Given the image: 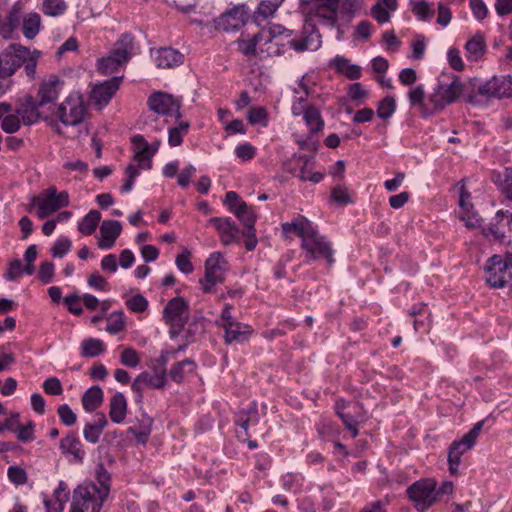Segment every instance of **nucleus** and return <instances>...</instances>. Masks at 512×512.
Here are the masks:
<instances>
[{"label":"nucleus","mask_w":512,"mask_h":512,"mask_svg":"<svg viewBox=\"0 0 512 512\" xmlns=\"http://www.w3.org/2000/svg\"><path fill=\"white\" fill-rule=\"evenodd\" d=\"M154 60L159 68H173L183 63L184 56L178 50L164 47L155 52Z\"/></svg>","instance_id":"23"},{"label":"nucleus","mask_w":512,"mask_h":512,"mask_svg":"<svg viewBox=\"0 0 512 512\" xmlns=\"http://www.w3.org/2000/svg\"><path fill=\"white\" fill-rule=\"evenodd\" d=\"M57 414L61 422L66 426H72L77 421V415L73 412L68 404H61L57 408Z\"/></svg>","instance_id":"56"},{"label":"nucleus","mask_w":512,"mask_h":512,"mask_svg":"<svg viewBox=\"0 0 512 512\" xmlns=\"http://www.w3.org/2000/svg\"><path fill=\"white\" fill-rule=\"evenodd\" d=\"M166 379V369H160L154 375H151L148 372H142L132 383V390L139 395V398H141L142 390L145 387H151L154 389L163 388L165 386Z\"/></svg>","instance_id":"20"},{"label":"nucleus","mask_w":512,"mask_h":512,"mask_svg":"<svg viewBox=\"0 0 512 512\" xmlns=\"http://www.w3.org/2000/svg\"><path fill=\"white\" fill-rule=\"evenodd\" d=\"M208 224L214 226L224 245H230L240 241L241 231L231 218L214 217L208 220Z\"/></svg>","instance_id":"15"},{"label":"nucleus","mask_w":512,"mask_h":512,"mask_svg":"<svg viewBox=\"0 0 512 512\" xmlns=\"http://www.w3.org/2000/svg\"><path fill=\"white\" fill-rule=\"evenodd\" d=\"M59 448L62 453L71 454L77 461H82L85 451L82 449L80 439L74 433H69L66 437L62 438L59 443Z\"/></svg>","instance_id":"28"},{"label":"nucleus","mask_w":512,"mask_h":512,"mask_svg":"<svg viewBox=\"0 0 512 512\" xmlns=\"http://www.w3.org/2000/svg\"><path fill=\"white\" fill-rule=\"evenodd\" d=\"M304 121L312 133L320 132L324 127L321 113L314 105H309L302 113Z\"/></svg>","instance_id":"33"},{"label":"nucleus","mask_w":512,"mask_h":512,"mask_svg":"<svg viewBox=\"0 0 512 512\" xmlns=\"http://www.w3.org/2000/svg\"><path fill=\"white\" fill-rule=\"evenodd\" d=\"M67 9L64 0H43L42 11L45 15L56 17L63 15Z\"/></svg>","instance_id":"46"},{"label":"nucleus","mask_w":512,"mask_h":512,"mask_svg":"<svg viewBox=\"0 0 512 512\" xmlns=\"http://www.w3.org/2000/svg\"><path fill=\"white\" fill-rule=\"evenodd\" d=\"M134 48V38L131 34H123L115 44V48L109 55L116 59L120 64L126 63Z\"/></svg>","instance_id":"24"},{"label":"nucleus","mask_w":512,"mask_h":512,"mask_svg":"<svg viewBox=\"0 0 512 512\" xmlns=\"http://www.w3.org/2000/svg\"><path fill=\"white\" fill-rule=\"evenodd\" d=\"M43 389L45 393L55 396L61 395L63 392L62 384L57 377L47 378L43 383Z\"/></svg>","instance_id":"62"},{"label":"nucleus","mask_w":512,"mask_h":512,"mask_svg":"<svg viewBox=\"0 0 512 512\" xmlns=\"http://www.w3.org/2000/svg\"><path fill=\"white\" fill-rule=\"evenodd\" d=\"M282 34H286V38H289L292 31L280 25H274L273 27L263 28L258 32L260 58L279 56L284 53L287 43L282 41Z\"/></svg>","instance_id":"2"},{"label":"nucleus","mask_w":512,"mask_h":512,"mask_svg":"<svg viewBox=\"0 0 512 512\" xmlns=\"http://www.w3.org/2000/svg\"><path fill=\"white\" fill-rule=\"evenodd\" d=\"M412 11L420 20H429L434 15L432 6L425 1L414 3Z\"/></svg>","instance_id":"54"},{"label":"nucleus","mask_w":512,"mask_h":512,"mask_svg":"<svg viewBox=\"0 0 512 512\" xmlns=\"http://www.w3.org/2000/svg\"><path fill=\"white\" fill-rule=\"evenodd\" d=\"M121 79V77H113L103 83L95 85L91 93L94 104L100 109L106 106L119 89Z\"/></svg>","instance_id":"18"},{"label":"nucleus","mask_w":512,"mask_h":512,"mask_svg":"<svg viewBox=\"0 0 512 512\" xmlns=\"http://www.w3.org/2000/svg\"><path fill=\"white\" fill-rule=\"evenodd\" d=\"M281 228L284 234L293 232L301 239L305 262L325 261L328 267L335 263L332 243L305 216L298 215L290 222L282 223Z\"/></svg>","instance_id":"1"},{"label":"nucleus","mask_w":512,"mask_h":512,"mask_svg":"<svg viewBox=\"0 0 512 512\" xmlns=\"http://www.w3.org/2000/svg\"><path fill=\"white\" fill-rule=\"evenodd\" d=\"M248 20V11L245 5H238L226 11L215 20L217 29L225 32L237 31L245 25Z\"/></svg>","instance_id":"13"},{"label":"nucleus","mask_w":512,"mask_h":512,"mask_svg":"<svg viewBox=\"0 0 512 512\" xmlns=\"http://www.w3.org/2000/svg\"><path fill=\"white\" fill-rule=\"evenodd\" d=\"M340 0H300L301 8L303 11L308 13L312 12V8L310 6L316 8H326L333 13L331 17L332 21L335 22V14L337 12L338 7L340 8Z\"/></svg>","instance_id":"35"},{"label":"nucleus","mask_w":512,"mask_h":512,"mask_svg":"<svg viewBox=\"0 0 512 512\" xmlns=\"http://www.w3.org/2000/svg\"><path fill=\"white\" fill-rule=\"evenodd\" d=\"M126 306L134 313H143L148 308V301L142 294H135L126 300Z\"/></svg>","instance_id":"52"},{"label":"nucleus","mask_w":512,"mask_h":512,"mask_svg":"<svg viewBox=\"0 0 512 512\" xmlns=\"http://www.w3.org/2000/svg\"><path fill=\"white\" fill-rule=\"evenodd\" d=\"M331 197L336 203L340 205H347L352 203V199L348 190L343 186L334 187L331 193Z\"/></svg>","instance_id":"61"},{"label":"nucleus","mask_w":512,"mask_h":512,"mask_svg":"<svg viewBox=\"0 0 512 512\" xmlns=\"http://www.w3.org/2000/svg\"><path fill=\"white\" fill-rule=\"evenodd\" d=\"M43 107L38 105L35 97L26 96L17 106L15 112L19 115L24 125H32L39 121L41 114L39 108Z\"/></svg>","instance_id":"21"},{"label":"nucleus","mask_w":512,"mask_h":512,"mask_svg":"<svg viewBox=\"0 0 512 512\" xmlns=\"http://www.w3.org/2000/svg\"><path fill=\"white\" fill-rule=\"evenodd\" d=\"M105 351L104 343L97 338H89L81 343V355L83 357H96Z\"/></svg>","instance_id":"41"},{"label":"nucleus","mask_w":512,"mask_h":512,"mask_svg":"<svg viewBox=\"0 0 512 512\" xmlns=\"http://www.w3.org/2000/svg\"><path fill=\"white\" fill-rule=\"evenodd\" d=\"M21 22L20 8L13 7L3 23L0 22V34L4 38L11 37V34L17 29Z\"/></svg>","instance_id":"34"},{"label":"nucleus","mask_w":512,"mask_h":512,"mask_svg":"<svg viewBox=\"0 0 512 512\" xmlns=\"http://www.w3.org/2000/svg\"><path fill=\"white\" fill-rule=\"evenodd\" d=\"M64 86L65 81L56 74L43 76L38 83L35 96L38 105L44 107L48 104H54L58 100Z\"/></svg>","instance_id":"10"},{"label":"nucleus","mask_w":512,"mask_h":512,"mask_svg":"<svg viewBox=\"0 0 512 512\" xmlns=\"http://www.w3.org/2000/svg\"><path fill=\"white\" fill-rule=\"evenodd\" d=\"M152 157L150 149H145L143 146L140 150H135L132 163H137L135 166L139 168V171L141 169L149 170L152 168Z\"/></svg>","instance_id":"49"},{"label":"nucleus","mask_w":512,"mask_h":512,"mask_svg":"<svg viewBox=\"0 0 512 512\" xmlns=\"http://www.w3.org/2000/svg\"><path fill=\"white\" fill-rule=\"evenodd\" d=\"M101 214L97 210H91L78 224V231L84 235H92L99 222Z\"/></svg>","instance_id":"38"},{"label":"nucleus","mask_w":512,"mask_h":512,"mask_svg":"<svg viewBox=\"0 0 512 512\" xmlns=\"http://www.w3.org/2000/svg\"><path fill=\"white\" fill-rule=\"evenodd\" d=\"M244 225L245 229H255L256 214L246 203H241L233 213Z\"/></svg>","instance_id":"40"},{"label":"nucleus","mask_w":512,"mask_h":512,"mask_svg":"<svg viewBox=\"0 0 512 512\" xmlns=\"http://www.w3.org/2000/svg\"><path fill=\"white\" fill-rule=\"evenodd\" d=\"M107 425V418L104 413L99 412L94 416L92 423H86L83 430L84 439L92 444L98 443L104 428Z\"/></svg>","instance_id":"25"},{"label":"nucleus","mask_w":512,"mask_h":512,"mask_svg":"<svg viewBox=\"0 0 512 512\" xmlns=\"http://www.w3.org/2000/svg\"><path fill=\"white\" fill-rule=\"evenodd\" d=\"M86 115L83 97L78 93H71L57 108V117L66 126L80 124Z\"/></svg>","instance_id":"7"},{"label":"nucleus","mask_w":512,"mask_h":512,"mask_svg":"<svg viewBox=\"0 0 512 512\" xmlns=\"http://www.w3.org/2000/svg\"><path fill=\"white\" fill-rule=\"evenodd\" d=\"M121 231L122 226L119 221L104 220L100 225L101 238L98 241L99 248L105 250L112 248Z\"/></svg>","instance_id":"22"},{"label":"nucleus","mask_w":512,"mask_h":512,"mask_svg":"<svg viewBox=\"0 0 512 512\" xmlns=\"http://www.w3.org/2000/svg\"><path fill=\"white\" fill-rule=\"evenodd\" d=\"M9 49L11 52L7 53V55L14 60H19L22 65L31 57V52L26 47L13 44L10 45Z\"/></svg>","instance_id":"59"},{"label":"nucleus","mask_w":512,"mask_h":512,"mask_svg":"<svg viewBox=\"0 0 512 512\" xmlns=\"http://www.w3.org/2000/svg\"><path fill=\"white\" fill-rule=\"evenodd\" d=\"M483 424V421L477 422L473 426V428L468 433H466L459 441H454L450 445L448 453V462L449 471L452 475H455L457 473L458 467L461 462V456L474 446L482 430Z\"/></svg>","instance_id":"9"},{"label":"nucleus","mask_w":512,"mask_h":512,"mask_svg":"<svg viewBox=\"0 0 512 512\" xmlns=\"http://www.w3.org/2000/svg\"><path fill=\"white\" fill-rule=\"evenodd\" d=\"M147 105L153 112L159 115H175L181 117V100L165 92H155L148 97Z\"/></svg>","instance_id":"12"},{"label":"nucleus","mask_w":512,"mask_h":512,"mask_svg":"<svg viewBox=\"0 0 512 512\" xmlns=\"http://www.w3.org/2000/svg\"><path fill=\"white\" fill-rule=\"evenodd\" d=\"M72 246V242L67 237H61L57 239V241L54 243L53 247L51 248V254L55 258H62L64 255H66Z\"/></svg>","instance_id":"53"},{"label":"nucleus","mask_w":512,"mask_h":512,"mask_svg":"<svg viewBox=\"0 0 512 512\" xmlns=\"http://www.w3.org/2000/svg\"><path fill=\"white\" fill-rule=\"evenodd\" d=\"M332 64L337 72L344 74L350 80H357L362 75L360 66L351 64L350 61L343 56L337 55L333 59Z\"/></svg>","instance_id":"30"},{"label":"nucleus","mask_w":512,"mask_h":512,"mask_svg":"<svg viewBox=\"0 0 512 512\" xmlns=\"http://www.w3.org/2000/svg\"><path fill=\"white\" fill-rule=\"evenodd\" d=\"M127 414V401L121 392L115 393L109 405V417L114 423H122Z\"/></svg>","instance_id":"27"},{"label":"nucleus","mask_w":512,"mask_h":512,"mask_svg":"<svg viewBox=\"0 0 512 512\" xmlns=\"http://www.w3.org/2000/svg\"><path fill=\"white\" fill-rule=\"evenodd\" d=\"M189 319V305L182 297L168 301L163 310V320L170 326L171 337L177 336Z\"/></svg>","instance_id":"5"},{"label":"nucleus","mask_w":512,"mask_h":512,"mask_svg":"<svg viewBox=\"0 0 512 512\" xmlns=\"http://www.w3.org/2000/svg\"><path fill=\"white\" fill-rule=\"evenodd\" d=\"M24 274V268L22 262L19 259H15L10 262L8 270L5 274V278L8 281L15 280Z\"/></svg>","instance_id":"64"},{"label":"nucleus","mask_w":512,"mask_h":512,"mask_svg":"<svg viewBox=\"0 0 512 512\" xmlns=\"http://www.w3.org/2000/svg\"><path fill=\"white\" fill-rule=\"evenodd\" d=\"M495 220L496 223L490 228V231L496 238L502 240L505 237V231L502 229L504 226H507L509 231L512 232V212L498 211Z\"/></svg>","instance_id":"36"},{"label":"nucleus","mask_w":512,"mask_h":512,"mask_svg":"<svg viewBox=\"0 0 512 512\" xmlns=\"http://www.w3.org/2000/svg\"><path fill=\"white\" fill-rule=\"evenodd\" d=\"M463 92V83L457 76L449 83L439 82L433 93L429 95L433 115L442 111L447 105L455 102Z\"/></svg>","instance_id":"4"},{"label":"nucleus","mask_w":512,"mask_h":512,"mask_svg":"<svg viewBox=\"0 0 512 512\" xmlns=\"http://www.w3.org/2000/svg\"><path fill=\"white\" fill-rule=\"evenodd\" d=\"M287 44L296 52L316 51L321 47V35L315 27L310 26L303 30L299 38L287 40Z\"/></svg>","instance_id":"16"},{"label":"nucleus","mask_w":512,"mask_h":512,"mask_svg":"<svg viewBox=\"0 0 512 512\" xmlns=\"http://www.w3.org/2000/svg\"><path fill=\"white\" fill-rule=\"evenodd\" d=\"M395 110V99L392 96H387L378 103L377 116L383 120H387L394 114Z\"/></svg>","instance_id":"50"},{"label":"nucleus","mask_w":512,"mask_h":512,"mask_svg":"<svg viewBox=\"0 0 512 512\" xmlns=\"http://www.w3.org/2000/svg\"><path fill=\"white\" fill-rule=\"evenodd\" d=\"M216 325L224 330V341L226 344H239L248 340L252 333V328L244 323L227 322L220 323L216 322Z\"/></svg>","instance_id":"19"},{"label":"nucleus","mask_w":512,"mask_h":512,"mask_svg":"<svg viewBox=\"0 0 512 512\" xmlns=\"http://www.w3.org/2000/svg\"><path fill=\"white\" fill-rule=\"evenodd\" d=\"M466 57L469 61H479L486 53V42L482 34H475L465 44Z\"/></svg>","instance_id":"29"},{"label":"nucleus","mask_w":512,"mask_h":512,"mask_svg":"<svg viewBox=\"0 0 512 512\" xmlns=\"http://www.w3.org/2000/svg\"><path fill=\"white\" fill-rule=\"evenodd\" d=\"M152 423V418L144 416L138 426L128 428V433L134 435L138 443L145 444L151 433Z\"/></svg>","instance_id":"37"},{"label":"nucleus","mask_w":512,"mask_h":512,"mask_svg":"<svg viewBox=\"0 0 512 512\" xmlns=\"http://www.w3.org/2000/svg\"><path fill=\"white\" fill-rule=\"evenodd\" d=\"M104 496L100 495L95 485L79 486L74 491L70 512H100Z\"/></svg>","instance_id":"6"},{"label":"nucleus","mask_w":512,"mask_h":512,"mask_svg":"<svg viewBox=\"0 0 512 512\" xmlns=\"http://www.w3.org/2000/svg\"><path fill=\"white\" fill-rule=\"evenodd\" d=\"M237 44L239 51L245 56L259 55L258 33L250 39H238Z\"/></svg>","instance_id":"47"},{"label":"nucleus","mask_w":512,"mask_h":512,"mask_svg":"<svg viewBox=\"0 0 512 512\" xmlns=\"http://www.w3.org/2000/svg\"><path fill=\"white\" fill-rule=\"evenodd\" d=\"M447 60L450 67L455 71H462L464 63L462 61L460 51L457 48H450L447 52Z\"/></svg>","instance_id":"63"},{"label":"nucleus","mask_w":512,"mask_h":512,"mask_svg":"<svg viewBox=\"0 0 512 512\" xmlns=\"http://www.w3.org/2000/svg\"><path fill=\"white\" fill-rule=\"evenodd\" d=\"M494 182L498 185L502 194L512 200V168H506L503 173L494 176Z\"/></svg>","instance_id":"43"},{"label":"nucleus","mask_w":512,"mask_h":512,"mask_svg":"<svg viewBox=\"0 0 512 512\" xmlns=\"http://www.w3.org/2000/svg\"><path fill=\"white\" fill-rule=\"evenodd\" d=\"M196 364L192 359H184L175 363L169 370L168 376L176 383H181L187 374L195 371Z\"/></svg>","instance_id":"32"},{"label":"nucleus","mask_w":512,"mask_h":512,"mask_svg":"<svg viewBox=\"0 0 512 512\" xmlns=\"http://www.w3.org/2000/svg\"><path fill=\"white\" fill-rule=\"evenodd\" d=\"M21 121V118L16 112L6 114L1 122L2 130L7 134H13L20 129Z\"/></svg>","instance_id":"51"},{"label":"nucleus","mask_w":512,"mask_h":512,"mask_svg":"<svg viewBox=\"0 0 512 512\" xmlns=\"http://www.w3.org/2000/svg\"><path fill=\"white\" fill-rule=\"evenodd\" d=\"M106 331L109 334H117L125 328V315L123 311H114L106 319Z\"/></svg>","instance_id":"44"},{"label":"nucleus","mask_w":512,"mask_h":512,"mask_svg":"<svg viewBox=\"0 0 512 512\" xmlns=\"http://www.w3.org/2000/svg\"><path fill=\"white\" fill-rule=\"evenodd\" d=\"M120 362L127 367H136L140 363V358L135 349L125 348L121 354Z\"/></svg>","instance_id":"60"},{"label":"nucleus","mask_w":512,"mask_h":512,"mask_svg":"<svg viewBox=\"0 0 512 512\" xmlns=\"http://www.w3.org/2000/svg\"><path fill=\"white\" fill-rule=\"evenodd\" d=\"M41 18L38 13H29L23 18V35L28 39H33L39 32Z\"/></svg>","instance_id":"42"},{"label":"nucleus","mask_w":512,"mask_h":512,"mask_svg":"<svg viewBox=\"0 0 512 512\" xmlns=\"http://www.w3.org/2000/svg\"><path fill=\"white\" fill-rule=\"evenodd\" d=\"M82 405L85 411L93 412L102 405L103 391L99 386H92L82 396Z\"/></svg>","instance_id":"31"},{"label":"nucleus","mask_w":512,"mask_h":512,"mask_svg":"<svg viewBox=\"0 0 512 512\" xmlns=\"http://www.w3.org/2000/svg\"><path fill=\"white\" fill-rule=\"evenodd\" d=\"M313 165L314 163L312 159L303 157V165L301 166L297 177H299L303 182L311 181L315 184L319 183L323 179L324 174L321 172H313Z\"/></svg>","instance_id":"39"},{"label":"nucleus","mask_w":512,"mask_h":512,"mask_svg":"<svg viewBox=\"0 0 512 512\" xmlns=\"http://www.w3.org/2000/svg\"><path fill=\"white\" fill-rule=\"evenodd\" d=\"M8 479L15 485H23L27 482L26 471L17 465L10 466L7 471Z\"/></svg>","instance_id":"57"},{"label":"nucleus","mask_w":512,"mask_h":512,"mask_svg":"<svg viewBox=\"0 0 512 512\" xmlns=\"http://www.w3.org/2000/svg\"><path fill=\"white\" fill-rule=\"evenodd\" d=\"M118 61L116 62V59L113 58L111 55H108L107 57L102 58L98 61V70L102 74H111L118 70V68L121 66Z\"/></svg>","instance_id":"58"},{"label":"nucleus","mask_w":512,"mask_h":512,"mask_svg":"<svg viewBox=\"0 0 512 512\" xmlns=\"http://www.w3.org/2000/svg\"><path fill=\"white\" fill-rule=\"evenodd\" d=\"M408 99L411 106H417L423 117L433 115V107L430 105L429 98L425 100V91L422 85L412 88L408 92Z\"/></svg>","instance_id":"26"},{"label":"nucleus","mask_w":512,"mask_h":512,"mask_svg":"<svg viewBox=\"0 0 512 512\" xmlns=\"http://www.w3.org/2000/svg\"><path fill=\"white\" fill-rule=\"evenodd\" d=\"M55 193L56 188L54 186H51L44 190L38 197H33L31 200V204L28 208V211L30 212L32 208L37 205V216L40 219H44L48 217L49 215L53 214L57 210H59V205L55 202Z\"/></svg>","instance_id":"17"},{"label":"nucleus","mask_w":512,"mask_h":512,"mask_svg":"<svg viewBox=\"0 0 512 512\" xmlns=\"http://www.w3.org/2000/svg\"><path fill=\"white\" fill-rule=\"evenodd\" d=\"M337 415L341 418L342 422L344 423L346 429H348L351 432L352 438H355L358 436V424L359 422L355 417L350 413H345L342 411L344 408L343 404L337 403Z\"/></svg>","instance_id":"48"},{"label":"nucleus","mask_w":512,"mask_h":512,"mask_svg":"<svg viewBox=\"0 0 512 512\" xmlns=\"http://www.w3.org/2000/svg\"><path fill=\"white\" fill-rule=\"evenodd\" d=\"M225 261L220 253H213L205 261V275L200 284L205 293L213 292L216 284L224 281Z\"/></svg>","instance_id":"11"},{"label":"nucleus","mask_w":512,"mask_h":512,"mask_svg":"<svg viewBox=\"0 0 512 512\" xmlns=\"http://www.w3.org/2000/svg\"><path fill=\"white\" fill-rule=\"evenodd\" d=\"M407 494L415 507L425 511L438 500L436 482L433 479H422L407 488Z\"/></svg>","instance_id":"8"},{"label":"nucleus","mask_w":512,"mask_h":512,"mask_svg":"<svg viewBox=\"0 0 512 512\" xmlns=\"http://www.w3.org/2000/svg\"><path fill=\"white\" fill-rule=\"evenodd\" d=\"M189 123L186 121L180 122L178 126L169 129L168 143L172 147L181 145L183 137L187 135L189 131Z\"/></svg>","instance_id":"45"},{"label":"nucleus","mask_w":512,"mask_h":512,"mask_svg":"<svg viewBox=\"0 0 512 512\" xmlns=\"http://www.w3.org/2000/svg\"><path fill=\"white\" fill-rule=\"evenodd\" d=\"M485 269L486 282L493 288L512 285V258L493 255Z\"/></svg>","instance_id":"3"},{"label":"nucleus","mask_w":512,"mask_h":512,"mask_svg":"<svg viewBox=\"0 0 512 512\" xmlns=\"http://www.w3.org/2000/svg\"><path fill=\"white\" fill-rule=\"evenodd\" d=\"M125 174H126V179L124 181L123 186L121 187V191L123 193H127L132 190L134 181L139 176L140 171H139V168H137L135 166V164L130 163L125 170Z\"/></svg>","instance_id":"55"},{"label":"nucleus","mask_w":512,"mask_h":512,"mask_svg":"<svg viewBox=\"0 0 512 512\" xmlns=\"http://www.w3.org/2000/svg\"><path fill=\"white\" fill-rule=\"evenodd\" d=\"M478 93L488 98H508L512 96V78L510 76L493 77L478 87Z\"/></svg>","instance_id":"14"}]
</instances>
